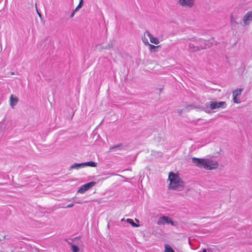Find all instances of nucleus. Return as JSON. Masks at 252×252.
<instances>
[{
    "label": "nucleus",
    "mask_w": 252,
    "mask_h": 252,
    "mask_svg": "<svg viewBox=\"0 0 252 252\" xmlns=\"http://www.w3.org/2000/svg\"><path fill=\"white\" fill-rule=\"evenodd\" d=\"M168 180L169 181L168 186L169 189L179 191L183 190L185 187L184 182L177 174L170 172Z\"/></svg>",
    "instance_id": "nucleus-1"
},
{
    "label": "nucleus",
    "mask_w": 252,
    "mask_h": 252,
    "mask_svg": "<svg viewBox=\"0 0 252 252\" xmlns=\"http://www.w3.org/2000/svg\"><path fill=\"white\" fill-rule=\"evenodd\" d=\"M192 161L196 166L207 170H213L217 168L218 166L217 161L210 160L208 159L194 157L192 158Z\"/></svg>",
    "instance_id": "nucleus-2"
},
{
    "label": "nucleus",
    "mask_w": 252,
    "mask_h": 252,
    "mask_svg": "<svg viewBox=\"0 0 252 252\" xmlns=\"http://www.w3.org/2000/svg\"><path fill=\"white\" fill-rule=\"evenodd\" d=\"M205 42V41L203 39L191 40L189 46V51L195 52L200 50L206 49L207 46Z\"/></svg>",
    "instance_id": "nucleus-3"
},
{
    "label": "nucleus",
    "mask_w": 252,
    "mask_h": 252,
    "mask_svg": "<svg viewBox=\"0 0 252 252\" xmlns=\"http://www.w3.org/2000/svg\"><path fill=\"white\" fill-rule=\"evenodd\" d=\"M95 185V182L93 181L85 184L80 187V188L78 189L77 192L80 193H83L86 191L93 187Z\"/></svg>",
    "instance_id": "nucleus-4"
},
{
    "label": "nucleus",
    "mask_w": 252,
    "mask_h": 252,
    "mask_svg": "<svg viewBox=\"0 0 252 252\" xmlns=\"http://www.w3.org/2000/svg\"><path fill=\"white\" fill-rule=\"evenodd\" d=\"M157 223L158 225L164 224L166 223H170L172 225H174V222L171 220V219L166 216H163L159 218Z\"/></svg>",
    "instance_id": "nucleus-5"
},
{
    "label": "nucleus",
    "mask_w": 252,
    "mask_h": 252,
    "mask_svg": "<svg viewBox=\"0 0 252 252\" xmlns=\"http://www.w3.org/2000/svg\"><path fill=\"white\" fill-rule=\"evenodd\" d=\"M226 104L224 101L221 102H212L210 103V107L211 109H215L220 107L224 108Z\"/></svg>",
    "instance_id": "nucleus-6"
},
{
    "label": "nucleus",
    "mask_w": 252,
    "mask_h": 252,
    "mask_svg": "<svg viewBox=\"0 0 252 252\" xmlns=\"http://www.w3.org/2000/svg\"><path fill=\"white\" fill-rule=\"evenodd\" d=\"M195 0H179L180 4L183 6L192 7Z\"/></svg>",
    "instance_id": "nucleus-7"
},
{
    "label": "nucleus",
    "mask_w": 252,
    "mask_h": 252,
    "mask_svg": "<svg viewBox=\"0 0 252 252\" xmlns=\"http://www.w3.org/2000/svg\"><path fill=\"white\" fill-rule=\"evenodd\" d=\"M146 34L149 37L150 41L151 43L155 44H158L159 41L158 38L154 37L148 31H146L144 33V35Z\"/></svg>",
    "instance_id": "nucleus-8"
},
{
    "label": "nucleus",
    "mask_w": 252,
    "mask_h": 252,
    "mask_svg": "<svg viewBox=\"0 0 252 252\" xmlns=\"http://www.w3.org/2000/svg\"><path fill=\"white\" fill-rule=\"evenodd\" d=\"M252 20V11L247 12L243 18V22L247 25L248 22Z\"/></svg>",
    "instance_id": "nucleus-9"
},
{
    "label": "nucleus",
    "mask_w": 252,
    "mask_h": 252,
    "mask_svg": "<svg viewBox=\"0 0 252 252\" xmlns=\"http://www.w3.org/2000/svg\"><path fill=\"white\" fill-rule=\"evenodd\" d=\"M18 99L17 97H14L13 95H11L10 97V105L11 106H14L17 103Z\"/></svg>",
    "instance_id": "nucleus-10"
},
{
    "label": "nucleus",
    "mask_w": 252,
    "mask_h": 252,
    "mask_svg": "<svg viewBox=\"0 0 252 252\" xmlns=\"http://www.w3.org/2000/svg\"><path fill=\"white\" fill-rule=\"evenodd\" d=\"M148 46H149V50L151 52H157L158 51V49L161 47L160 45L155 46L151 44H148Z\"/></svg>",
    "instance_id": "nucleus-11"
},
{
    "label": "nucleus",
    "mask_w": 252,
    "mask_h": 252,
    "mask_svg": "<svg viewBox=\"0 0 252 252\" xmlns=\"http://www.w3.org/2000/svg\"><path fill=\"white\" fill-rule=\"evenodd\" d=\"M82 166H84V163H75L73 164V165H72L70 167V169H73V168H77H77L82 167Z\"/></svg>",
    "instance_id": "nucleus-12"
},
{
    "label": "nucleus",
    "mask_w": 252,
    "mask_h": 252,
    "mask_svg": "<svg viewBox=\"0 0 252 252\" xmlns=\"http://www.w3.org/2000/svg\"><path fill=\"white\" fill-rule=\"evenodd\" d=\"M164 247V252H175L173 249L168 244H165Z\"/></svg>",
    "instance_id": "nucleus-13"
},
{
    "label": "nucleus",
    "mask_w": 252,
    "mask_h": 252,
    "mask_svg": "<svg viewBox=\"0 0 252 252\" xmlns=\"http://www.w3.org/2000/svg\"><path fill=\"white\" fill-rule=\"evenodd\" d=\"M89 166L91 167H95L96 166V163L93 161H88L84 163V166Z\"/></svg>",
    "instance_id": "nucleus-14"
},
{
    "label": "nucleus",
    "mask_w": 252,
    "mask_h": 252,
    "mask_svg": "<svg viewBox=\"0 0 252 252\" xmlns=\"http://www.w3.org/2000/svg\"><path fill=\"white\" fill-rule=\"evenodd\" d=\"M126 221L129 223V224H130L133 227H137L139 226V225L136 224L134 221L133 220L131 219H127Z\"/></svg>",
    "instance_id": "nucleus-15"
},
{
    "label": "nucleus",
    "mask_w": 252,
    "mask_h": 252,
    "mask_svg": "<svg viewBox=\"0 0 252 252\" xmlns=\"http://www.w3.org/2000/svg\"><path fill=\"white\" fill-rule=\"evenodd\" d=\"M242 91V89H237L235 90L234 91H233V95L239 96V95H241Z\"/></svg>",
    "instance_id": "nucleus-16"
},
{
    "label": "nucleus",
    "mask_w": 252,
    "mask_h": 252,
    "mask_svg": "<svg viewBox=\"0 0 252 252\" xmlns=\"http://www.w3.org/2000/svg\"><path fill=\"white\" fill-rule=\"evenodd\" d=\"M71 248L73 252H78L79 251V248L77 246L72 245Z\"/></svg>",
    "instance_id": "nucleus-17"
},
{
    "label": "nucleus",
    "mask_w": 252,
    "mask_h": 252,
    "mask_svg": "<svg viewBox=\"0 0 252 252\" xmlns=\"http://www.w3.org/2000/svg\"><path fill=\"white\" fill-rule=\"evenodd\" d=\"M83 0H80L79 4L77 6V7L75 8V11H77L78 9L80 8L83 4Z\"/></svg>",
    "instance_id": "nucleus-18"
},
{
    "label": "nucleus",
    "mask_w": 252,
    "mask_h": 252,
    "mask_svg": "<svg viewBox=\"0 0 252 252\" xmlns=\"http://www.w3.org/2000/svg\"><path fill=\"white\" fill-rule=\"evenodd\" d=\"M142 41L145 45H148L149 44L148 39L145 37V35L142 37Z\"/></svg>",
    "instance_id": "nucleus-19"
},
{
    "label": "nucleus",
    "mask_w": 252,
    "mask_h": 252,
    "mask_svg": "<svg viewBox=\"0 0 252 252\" xmlns=\"http://www.w3.org/2000/svg\"><path fill=\"white\" fill-rule=\"evenodd\" d=\"M233 101L235 103H239V101L238 100V99H237V96H234V95H233Z\"/></svg>",
    "instance_id": "nucleus-20"
},
{
    "label": "nucleus",
    "mask_w": 252,
    "mask_h": 252,
    "mask_svg": "<svg viewBox=\"0 0 252 252\" xmlns=\"http://www.w3.org/2000/svg\"><path fill=\"white\" fill-rule=\"evenodd\" d=\"M74 205V204L73 203H71V204H69L68 205H67V206L66 207H63V208H70V207H73Z\"/></svg>",
    "instance_id": "nucleus-21"
},
{
    "label": "nucleus",
    "mask_w": 252,
    "mask_h": 252,
    "mask_svg": "<svg viewBox=\"0 0 252 252\" xmlns=\"http://www.w3.org/2000/svg\"><path fill=\"white\" fill-rule=\"evenodd\" d=\"M76 11H74L70 15V17L71 18H72L73 16H74V13Z\"/></svg>",
    "instance_id": "nucleus-22"
},
{
    "label": "nucleus",
    "mask_w": 252,
    "mask_h": 252,
    "mask_svg": "<svg viewBox=\"0 0 252 252\" xmlns=\"http://www.w3.org/2000/svg\"><path fill=\"white\" fill-rule=\"evenodd\" d=\"M119 145H117V146H115V147H119ZM114 148V147H112L111 148H110V150H111L112 149H113V148Z\"/></svg>",
    "instance_id": "nucleus-23"
},
{
    "label": "nucleus",
    "mask_w": 252,
    "mask_h": 252,
    "mask_svg": "<svg viewBox=\"0 0 252 252\" xmlns=\"http://www.w3.org/2000/svg\"><path fill=\"white\" fill-rule=\"evenodd\" d=\"M202 252H206V249H203V251H202Z\"/></svg>",
    "instance_id": "nucleus-24"
},
{
    "label": "nucleus",
    "mask_w": 252,
    "mask_h": 252,
    "mask_svg": "<svg viewBox=\"0 0 252 252\" xmlns=\"http://www.w3.org/2000/svg\"><path fill=\"white\" fill-rule=\"evenodd\" d=\"M125 220V219H121V221H124Z\"/></svg>",
    "instance_id": "nucleus-25"
},
{
    "label": "nucleus",
    "mask_w": 252,
    "mask_h": 252,
    "mask_svg": "<svg viewBox=\"0 0 252 252\" xmlns=\"http://www.w3.org/2000/svg\"><path fill=\"white\" fill-rule=\"evenodd\" d=\"M38 14L40 17L41 16V14L39 13L38 12Z\"/></svg>",
    "instance_id": "nucleus-26"
},
{
    "label": "nucleus",
    "mask_w": 252,
    "mask_h": 252,
    "mask_svg": "<svg viewBox=\"0 0 252 252\" xmlns=\"http://www.w3.org/2000/svg\"><path fill=\"white\" fill-rule=\"evenodd\" d=\"M135 220L137 222H139V220L137 219H135Z\"/></svg>",
    "instance_id": "nucleus-27"
},
{
    "label": "nucleus",
    "mask_w": 252,
    "mask_h": 252,
    "mask_svg": "<svg viewBox=\"0 0 252 252\" xmlns=\"http://www.w3.org/2000/svg\"><path fill=\"white\" fill-rule=\"evenodd\" d=\"M11 74H14V72H11Z\"/></svg>",
    "instance_id": "nucleus-28"
}]
</instances>
